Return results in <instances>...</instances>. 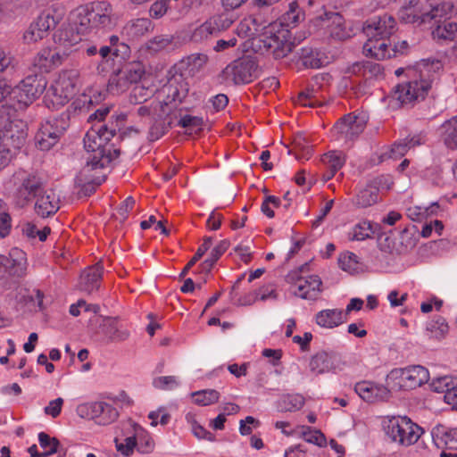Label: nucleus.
I'll list each match as a JSON object with an SVG mask.
<instances>
[{"label": "nucleus", "mask_w": 457, "mask_h": 457, "mask_svg": "<svg viewBox=\"0 0 457 457\" xmlns=\"http://www.w3.org/2000/svg\"><path fill=\"white\" fill-rule=\"evenodd\" d=\"M43 187L40 178L34 175H28L23 178L13 193L15 206L23 208L28 205L33 198L43 193Z\"/></svg>", "instance_id": "obj_11"}, {"label": "nucleus", "mask_w": 457, "mask_h": 457, "mask_svg": "<svg viewBox=\"0 0 457 457\" xmlns=\"http://www.w3.org/2000/svg\"><path fill=\"white\" fill-rule=\"evenodd\" d=\"M228 240L224 239L220 241V243L212 250L210 257H208L200 264L202 271L204 273L211 272L214 264L217 262L220 257L228 250Z\"/></svg>", "instance_id": "obj_41"}, {"label": "nucleus", "mask_w": 457, "mask_h": 457, "mask_svg": "<svg viewBox=\"0 0 457 457\" xmlns=\"http://www.w3.org/2000/svg\"><path fill=\"white\" fill-rule=\"evenodd\" d=\"M131 83L121 70L113 72L108 80L107 90L112 95H120L126 91Z\"/></svg>", "instance_id": "obj_39"}, {"label": "nucleus", "mask_w": 457, "mask_h": 457, "mask_svg": "<svg viewBox=\"0 0 457 457\" xmlns=\"http://www.w3.org/2000/svg\"><path fill=\"white\" fill-rule=\"evenodd\" d=\"M179 0H156L149 9V15L153 19H160L165 14L174 19V9L177 8Z\"/></svg>", "instance_id": "obj_34"}, {"label": "nucleus", "mask_w": 457, "mask_h": 457, "mask_svg": "<svg viewBox=\"0 0 457 457\" xmlns=\"http://www.w3.org/2000/svg\"><path fill=\"white\" fill-rule=\"evenodd\" d=\"M173 41L174 36L170 34L157 35L146 41L145 47L150 54H157L170 48Z\"/></svg>", "instance_id": "obj_36"}, {"label": "nucleus", "mask_w": 457, "mask_h": 457, "mask_svg": "<svg viewBox=\"0 0 457 457\" xmlns=\"http://www.w3.org/2000/svg\"><path fill=\"white\" fill-rule=\"evenodd\" d=\"M192 396L196 404L206 406L217 403L220 398V393L214 389H206L195 392L192 394Z\"/></svg>", "instance_id": "obj_50"}, {"label": "nucleus", "mask_w": 457, "mask_h": 457, "mask_svg": "<svg viewBox=\"0 0 457 457\" xmlns=\"http://www.w3.org/2000/svg\"><path fill=\"white\" fill-rule=\"evenodd\" d=\"M121 71L131 84L138 82L145 74V67L140 62H129Z\"/></svg>", "instance_id": "obj_51"}, {"label": "nucleus", "mask_w": 457, "mask_h": 457, "mask_svg": "<svg viewBox=\"0 0 457 457\" xmlns=\"http://www.w3.org/2000/svg\"><path fill=\"white\" fill-rule=\"evenodd\" d=\"M34 67L37 68L40 74L54 70L51 59V48L40 50L33 60Z\"/></svg>", "instance_id": "obj_46"}, {"label": "nucleus", "mask_w": 457, "mask_h": 457, "mask_svg": "<svg viewBox=\"0 0 457 457\" xmlns=\"http://www.w3.org/2000/svg\"><path fill=\"white\" fill-rule=\"evenodd\" d=\"M294 151L297 160H308L312 155V145L301 136L295 138Z\"/></svg>", "instance_id": "obj_55"}, {"label": "nucleus", "mask_w": 457, "mask_h": 457, "mask_svg": "<svg viewBox=\"0 0 457 457\" xmlns=\"http://www.w3.org/2000/svg\"><path fill=\"white\" fill-rule=\"evenodd\" d=\"M336 354L334 353H328L320 351L312 356L309 368L314 375H321L328 373L336 370Z\"/></svg>", "instance_id": "obj_24"}, {"label": "nucleus", "mask_w": 457, "mask_h": 457, "mask_svg": "<svg viewBox=\"0 0 457 457\" xmlns=\"http://www.w3.org/2000/svg\"><path fill=\"white\" fill-rule=\"evenodd\" d=\"M322 27H324L330 37L338 40H345L351 37L352 30L345 25L344 17L338 12L326 13L321 18Z\"/></svg>", "instance_id": "obj_19"}, {"label": "nucleus", "mask_w": 457, "mask_h": 457, "mask_svg": "<svg viewBox=\"0 0 457 457\" xmlns=\"http://www.w3.org/2000/svg\"><path fill=\"white\" fill-rule=\"evenodd\" d=\"M114 443L116 450L125 456L132 454L135 447L137 445L136 434L126 437L124 443L120 442L118 438L114 439Z\"/></svg>", "instance_id": "obj_58"}, {"label": "nucleus", "mask_w": 457, "mask_h": 457, "mask_svg": "<svg viewBox=\"0 0 457 457\" xmlns=\"http://www.w3.org/2000/svg\"><path fill=\"white\" fill-rule=\"evenodd\" d=\"M393 181L390 178L381 176L368 184L363 189L357 194L353 204L359 208H367L376 204L378 199L379 187L389 190Z\"/></svg>", "instance_id": "obj_13"}, {"label": "nucleus", "mask_w": 457, "mask_h": 457, "mask_svg": "<svg viewBox=\"0 0 457 457\" xmlns=\"http://www.w3.org/2000/svg\"><path fill=\"white\" fill-rule=\"evenodd\" d=\"M387 378L398 380V386L403 390H412L429 379L428 370L420 365L410 366L404 369H395L391 370Z\"/></svg>", "instance_id": "obj_9"}, {"label": "nucleus", "mask_w": 457, "mask_h": 457, "mask_svg": "<svg viewBox=\"0 0 457 457\" xmlns=\"http://www.w3.org/2000/svg\"><path fill=\"white\" fill-rule=\"evenodd\" d=\"M389 38L384 37H368L367 42L363 46V53L366 56H372L378 60L394 57L392 54Z\"/></svg>", "instance_id": "obj_23"}, {"label": "nucleus", "mask_w": 457, "mask_h": 457, "mask_svg": "<svg viewBox=\"0 0 457 457\" xmlns=\"http://www.w3.org/2000/svg\"><path fill=\"white\" fill-rule=\"evenodd\" d=\"M46 84L43 74H33L27 76L18 86L12 87V100L17 112L32 104L45 91Z\"/></svg>", "instance_id": "obj_6"}, {"label": "nucleus", "mask_w": 457, "mask_h": 457, "mask_svg": "<svg viewBox=\"0 0 457 457\" xmlns=\"http://www.w3.org/2000/svg\"><path fill=\"white\" fill-rule=\"evenodd\" d=\"M61 90V97L68 100L78 92V71H66L62 72L56 83L54 90Z\"/></svg>", "instance_id": "obj_28"}, {"label": "nucleus", "mask_w": 457, "mask_h": 457, "mask_svg": "<svg viewBox=\"0 0 457 457\" xmlns=\"http://www.w3.org/2000/svg\"><path fill=\"white\" fill-rule=\"evenodd\" d=\"M212 244V238L211 237H205L204 238L203 244L198 247L196 253L192 257V259L187 262L185 268L182 270L179 274V278H184L189 270L203 257V255L210 249Z\"/></svg>", "instance_id": "obj_53"}, {"label": "nucleus", "mask_w": 457, "mask_h": 457, "mask_svg": "<svg viewBox=\"0 0 457 457\" xmlns=\"http://www.w3.org/2000/svg\"><path fill=\"white\" fill-rule=\"evenodd\" d=\"M110 140L105 139L102 132L96 131V126L88 130L84 137V147L87 152L93 154L89 160H93V165L107 166L120 155V149L115 148Z\"/></svg>", "instance_id": "obj_3"}, {"label": "nucleus", "mask_w": 457, "mask_h": 457, "mask_svg": "<svg viewBox=\"0 0 457 457\" xmlns=\"http://www.w3.org/2000/svg\"><path fill=\"white\" fill-rule=\"evenodd\" d=\"M431 86L432 80L425 79L422 71L420 80L414 79L398 84L393 91L392 97L401 105H413L415 102L425 99Z\"/></svg>", "instance_id": "obj_7"}, {"label": "nucleus", "mask_w": 457, "mask_h": 457, "mask_svg": "<svg viewBox=\"0 0 457 457\" xmlns=\"http://www.w3.org/2000/svg\"><path fill=\"white\" fill-rule=\"evenodd\" d=\"M134 431L137 436V451L141 453H150L154 451V442L152 436L140 426L135 425Z\"/></svg>", "instance_id": "obj_43"}, {"label": "nucleus", "mask_w": 457, "mask_h": 457, "mask_svg": "<svg viewBox=\"0 0 457 457\" xmlns=\"http://www.w3.org/2000/svg\"><path fill=\"white\" fill-rule=\"evenodd\" d=\"M59 210V201L53 190H45L36 197L35 212L42 217L46 218L54 214Z\"/></svg>", "instance_id": "obj_22"}, {"label": "nucleus", "mask_w": 457, "mask_h": 457, "mask_svg": "<svg viewBox=\"0 0 457 457\" xmlns=\"http://www.w3.org/2000/svg\"><path fill=\"white\" fill-rule=\"evenodd\" d=\"M367 116L364 113H348L342 117L336 124V129L345 138L353 140L364 130L367 124Z\"/></svg>", "instance_id": "obj_16"}, {"label": "nucleus", "mask_w": 457, "mask_h": 457, "mask_svg": "<svg viewBox=\"0 0 457 457\" xmlns=\"http://www.w3.org/2000/svg\"><path fill=\"white\" fill-rule=\"evenodd\" d=\"M208 62V56L203 53H195L183 58L181 65L188 70L189 74H195L200 71Z\"/></svg>", "instance_id": "obj_40"}, {"label": "nucleus", "mask_w": 457, "mask_h": 457, "mask_svg": "<svg viewBox=\"0 0 457 457\" xmlns=\"http://www.w3.org/2000/svg\"><path fill=\"white\" fill-rule=\"evenodd\" d=\"M424 9L425 4H421L420 0H402L398 17L405 23L420 25Z\"/></svg>", "instance_id": "obj_21"}, {"label": "nucleus", "mask_w": 457, "mask_h": 457, "mask_svg": "<svg viewBox=\"0 0 457 457\" xmlns=\"http://www.w3.org/2000/svg\"><path fill=\"white\" fill-rule=\"evenodd\" d=\"M4 137V145L12 151L21 149L26 143L27 132L23 128H20L17 123L10 122L5 130L1 131Z\"/></svg>", "instance_id": "obj_25"}, {"label": "nucleus", "mask_w": 457, "mask_h": 457, "mask_svg": "<svg viewBox=\"0 0 457 457\" xmlns=\"http://www.w3.org/2000/svg\"><path fill=\"white\" fill-rule=\"evenodd\" d=\"M453 8L454 5L450 0H432L425 4L422 24L430 23L433 21L438 23L440 19L450 16Z\"/></svg>", "instance_id": "obj_18"}, {"label": "nucleus", "mask_w": 457, "mask_h": 457, "mask_svg": "<svg viewBox=\"0 0 457 457\" xmlns=\"http://www.w3.org/2000/svg\"><path fill=\"white\" fill-rule=\"evenodd\" d=\"M99 332L107 343H122L130 337V331L119 317H105L99 326Z\"/></svg>", "instance_id": "obj_14"}, {"label": "nucleus", "mask_w": 457, "mask_h": 457, "mask_svg": "<svg viewBox=\"0 0 457 457\" xmlns=\"http://www.w3.org/2000/svg\"><path fill=\"white\" fill-rule=\"evenodd\" d=\"M70 125L69 114L62 113L56 117H49L41 123L36 136V145L43 151L50 150L55 145Z\"/></svg>", "instance_id": "obj_5"}, {"label": "nucleus", "mask_w": 457, "mask_h": 457, "mask_svg": "<svg viewBox=\"0 0 457 457\" xmlns=\"http://www.w3.org/2000/svg\"><path fill=\"white\" fill-rule=\"evenodd\" d=\"M117 25V16L112 4L106 1H96L77 9L75 27L68 25L54 34V42L71 54L79 50L81 35L101 37Z\"/></svg>", "instance_id": "obj_1"}, {"label": "nucleus", "mask_w": 457, "mask_h": 457, "mask_svg": "<svg viewBox=\"0 0 457 457\" xmlns=\"http://www.w3.org/2000/svg\"><path fill=\"white\" fill-rule=\"evenodd\" d=\"M259 64L255 57L245 55L228 64L221 71V77L234 85L248 84L260 75Z\"/></svg>", "instance_id": "obj_4"}, {"label": "nucleus", "mask_w": 457, "mask_h": 457, "mask_svg": "<svg viewBox=\"0 0 457 457\" xmlns=\"http://www.w3.org/2000/svg\"><path fill=\"white\" fill-rule=\"evenodd\" d=\"M367 37L389 38L396 30V21L392 15L384 13L367 20L362 26Z\"/></svg>", "instance_id": "obj_12"}, {"label": "nucleus", "mask_w": 457, "mask_h": 457, "mask_svg": "<svg viewBox=\"0 0 457 457\" xmlns=\"http://www.w3.org/2000/svg\"><path fill=\"white\" fill-rule=\"evenodd\" d=\"M297 54L304 68L319 69L325 62L324 54L312 47H302Z\"/></svg>", "instance_id": "obj_32"}, {"label": "nucleus", "mask_w": 457, "mask_h": 457, "mask_svg": "<svg viewBox=\"0 0 457 457\" xmlns=\"http://www.w3.org/2000/svg\"><path fill=\"white\" fill-rule=\"evenodd\" d=\"M432 435L447 449L457 450V428L447 429L443 426H437L433 429Z\"/></svg>", "instance_id": "obj_35"}, {"label": "nucleus", "mask_w": 457, "mask_h": 457, "mask_svg": "<svg viewBox=\"0 0 457 457\" xmlns=\"http://www.w3.org/2000/svg\"><path fill=\"white\" fill-rule=\"evenodd\" d=\"M77 413L81 418L94 420L98 425H109L119 417V412L112 404L105 402H93L80 404Z\"/></svg>", "instance_id": "obj_10"}, {"label": "nucleus", "mask_w": 457, "mask_h": 457, "mask_svg": "<svg viewBox=\"0 0 457 457\" xmlns=\"http://www.w3.org/2000/svg\"><path fill=\"white\" fill-rule=\"evenodd\" d=\"M208 21L215 35L228 29L234 22L232 15L227 12L214 15Z\"/></svg>", "instance_id": "obj_49"}, {"label": "nucleus", "mask_w": 457, "mask_h": 457, "mask_svg": "<svg viewBox=\"0 0 457 457\" xmlns=\"http://www.w3.org/2000/svg\"><path fill=\"white\" fill-rule=\"evenodd\" d=\"M441 129L445 145L450 149H457V115L445 120Z\"/></svg>", "instance_id": "obj_37"}, {"label": "nucleus", "mask_w": 457, "mask_h": 457, "mask_svg": "<svg viewBox=\"0 0 457 457\" xmlns=\"http://www.w3.org/2000/svg\"><path fill=\"white\" fill-rule=\"evenodd\" d=\"M153 386L161 390H171L179 386V381L174 376L157 377L154 378Z\"/></svg>", "instance_id": "obj_62"}, {"label": "nucleus", "mask_w": 457, "mask_h": 457, "mask_svg": "<svg viewBox=\"0 0 457 457\" xmlns=\"http://www.w3.org/2000/svg\"><path fill=\"white\" fill-rule=\"evenodd\" d=\"M288 281L295 280L297 291L295 295L303 299L316 300L321 293V279L317 275H310L306 278L298 277L297 272H292L287 276Z\"/></svg>", "instance_id": "obj_15"}, {"label": "nucleus", "mask_w": 457, "mask_h": 457, "mask_svg": "<svg viewBox=\"0 0 457 457\" xmlns=\"http://www.w3.org/2000/svg\"><path fill=\"white\" fill-rule=\"evenodd\" d=\"M288 30H279L277 33L266 31L260 35L258 38V47L269 54L274 58L280 59L292 52L294 43L288 40Z\"/></svg>", "instance_id": "obj_8"}, {"label": "nucleus", "mask_w": 457, "mask_h": 457, "mask_svg": "<svg viewBox=\"0 0 457 457\" xmlns=\"http://www.w3.org/2000/svg\"><path fill=\"white\" fill-rule=\"evenodd\" d=\"M321 160L328 169L335 172L339 170L345 162V155L337 152L328 153L324 154Z\"/></svg>", "instance_id": "obj_56"}, {"label": "nucleus", "mask_w": 457, "mask_h": 457, "mask_svg": "<svg viewBox=\"0 0 457 457\" xmlns=\"http://www.w3.org/2000/svg\"><path fill=\"white\" fill-rule=\"evenodd\" d=\"M316 323L326 328H334L346 321L344 312L339 309H327L319 312L315 316Z\"/></svg>", "instance_id": "obj_29"}, {"label": "nucleus", "mask_w": 457, "mask_h": 457, "mask_svg": "<svg viewBox=\"0 0 457 457\" xmlns=\"http://www.w3.org/2000/svg\"><path fill=\"white\" fill-rule=\"evenodd\" d=\"M455 386H457V378L450 376L436 378L431 383L434 391L445 393L446 399H448V393L452 392Z\"/></svg>", "instance_id": "obj_47"}, {"label": "nucleus", "mask_w": 457, "mask_h": 457, "mask_svg": "<svg viewBox=\"0 0 457 457\" xmlns=\"http://www.w3.org/2000/svg\"><path fill=\"white\" fill-rule=\"evenodd\" d=\"M38 442L43 451V457H48L54 453H60L61 444L56 437H50L49 435L45 432L38 434Z\"/></svg>", "instance_id": "obj_44"}, {"label": "nucleus", "mask_w": 457, "mask_h": 457, "mask_svg": "<svg viewBox=\"0 0 457 457\" xmlns=\"http://www.w3.org/2000/svg\"><path fill=\"white\" fill-rule=\"evenodd\" d=\"M384 423L386 435L401 445L415 444L423 433V429L406 416H392Z\"/></svg>", "instance_id": "obj_2"}, {"label": "nucleus", "mask_w": 457, "mask_h": 457, "mask_svg": "<svg viewBox=\"0 0 457 457\" xmlns=\"http://www.w3.org/2000/svg\"><path fill=\"white\" fill-rule=\"evenodd\" d=\"M0 272H7L15 277H22L26 273L27 258L21 249L12 248L8 256L0 254Z\"/></svg>", "instance_id": "obj_17"}, {"label": "nucleus", "mask_w": 457, "mask_h": 457, "mask_svg": "<svg viewBox=\"0 0 457 457\" xmlns=\"http://www.w3.org/2000/svg\"><path fill=\"white\" fill-rule=\"evenodd\" d=\"M421 144L420 137H406L393 145L389 157L394 159L403 157L411 148Z\"/></svg>", "instance_id": "obj_42"}, {"label": "nucleus", "mask_w": 457, "mask_h": 457, "mask_svg": "<svg viewBox=\"0 0 457 457\" xmlns=\"http://www.w3.org/2000/svg\"><path fill=\"white\" fill-rule=\"evenodd\" d=\"M127 115L124 113L112 116L107 123H96V131L102 132L105 139L111 141L112 138L117 136V132H120L125 125Z\"/></svg>", "instance_id": "obj_30"}, {"label": "nucleus", "mask_w": 457, "mask_h": 457, "mask_svg": "<svg viewBox=\"0 0 457 457\" xmlns=\"http://www.w3.org/2000/svg\"><path fill=\"white\" fill-rule=\"evenodd\" d=\"M434 38L457 42V22L444 21L432 31Z\"/></svg>", "instance_id": "obj_38"}, {"label": "nucleus", "mask_w": 457, "mask_h": 457, "mask_svg": "<svg viewBox=\"0 0 457 457\" xmlns=\"http://www.w3.org/2000/svg\"><path fill=\"white\" fill-rule=\"evenodd\" d=\"M17 108L12 100V87L5 79H0V114L9 120L15 116Z\"/></svg>", "instance_id": "obj_27"}, {"label": "nucleus", "mask_w": 457, "mask_h": 457, "mask_svg": "<svg viewBox=\"0 0 457 457\" xmlns=\"http://www.w3.org/2000/svg\"><path fill=\"white\" fill-rule=\"evenodd\" d=\"M304 404V398L301 395H287L284 396L279 403L282 411H295Z\"/></svg>", "instance_id": "obj_54"}, {"label": "nucleus", "mask_w": 457, "mask_h": 457, "mask_svg": "<svg viewBox=\"0 0 457 457\" xmlns=\"http://www.w3.org/2000/svg\"><path fill=\"white\" fill-rule=\"evenodd\" d=\"M302 435L304 440L308 443L314 444L318 446H323L326 445V437L320 430L312 429L309 427H303Z\"/></svg>", "instance_id": "obj_59"}, {"label": "nucleus", "mask_w": 457, "mask_h": 457, "mask_svg": "<svg viewBox=\"0 0 457 457\" xmlns=\"http://www.w3.org/2000/svg\"><path fill=\"white\" fill-rule=\"evenodd\" d=\"M153 91L143 86H136L129 94V103L131 104H141L145 103L151 96Z\"/></svg>", "instance_id": "obj_57"}, {"label": "nucleus", "mask_w": 457, "mask_h": 457, "mask_svg": "<svg viewBox=\"0 0 457 457\" xmlns=\"http://www.w3.org/2000/svg\"><path fill=\"white\" fill-rule=\"evenodd\" d=\"M103 274V266L100 262L84 270L80 276V290L91 294L99 287L100 279Z\"/></svg>", "instance_id": "obj_26"}, {"label": "nucleus", "mask_w": 457, "mask_h": 457, "mask_svg": "<svg viewBox=\"0 0 457 457\" xmlns=\"http://www.w3.org/2000/svg\"><path fill=\"white\" fill-rule=\"evenodd\" d=\"M59 21L60 17L55 16L53 12L47 11L44 12L37 17L35 24L38 27L39 30L46 35L50 29L55 28Z\"/></svg>", "instance_id": "obj_48"}, {"label": "nucleus", "mask_w": 457, "mask_h": 457, "mask_svg": "<svg viewBox=\"0 0 457 457\" xmlns=\"http://www.w3.org/2000/svg\"><path fill=\"white\" fill-rule=\"evenodd\" d=\"M154 28V25L150 19L138 18L129 21L124 27V30L129 37L137 38L153 31Z\"/></svg>", "instance_id": "obj_33"}, {"label": "nucleus", "mask_w": 457, "mask_h": 457, "mask_svg": "<svg viewBox=\"0 0 457 457\" xmlns=\"http://www.w3.org/2000/svg\"><path fill=\"white\" fill-rule=\"evenodd\" d=\"M426 329L430 333L431 337L441 339L448 333L449 327L445 319L436 316L427 324Z\"/></svg>", "instance_id": "obj_45"}, {"label": "nucleus", "mask_w": 457, "mask_h": 457, "mask_svg": "<svg viewBox=\"0 0 457 457\" xmlns=\"http://www.w3.org/2000/svg\"><path fill=\"white\" fill-rule=\"evenodd\" d=\"M46 35L39 30L35 22L31 23L29 29L23 34V41L26 44L36 43L43 39Z\"/></svg>", "instance_id": "obj_63"}, {"label": "nucleus", "mask_w": 457, "mask_h": 457, "mask_svg": "<svg viewBox=\"0 0 457 457\" xmlns=\"http://www.w3.org/2000/svg\"><path fill=\"white\" fill-rule=\"evenodd\" d=\"M71 54V53L70 51L58 45L54 50L51 49V59L54 69L62 65Z\"/></svg>", "instance_id": "obj_64"}, {"label": "nucleus", "mask_w": 457, "mask_h": 457, "mask_svg": "<svg viewBox=\"0 0 457 457\" xmlns=\"http://www.w3.org/2000/svg\"><path fill=\"white\" fill-rule=\"evenodd\" d=\"M298 9L299 6L296 2L290 3L288 11L283 15L281 24L287 27L295 26L300 20V11Z\"/></svg>", "instance_id": "obj_60"}, {"label": "nucleus", "mask_w": 457, "mask_h": 457, "mask_svg": "<svg viewBox=\"0 0 457 457\" xmlns=\"http://www.w3.org/2000/svg\"><path fill=\"white\" fill-rule=\"evenodd\" d=\"M170 128V122L168 125L164 121L155 120L151 125L148 132V139L150 141H156L161 138Z\"/></svg>", "instance_id": "obj_61"}, {"label": "nucleus", "mask_w": 457, "mask_h": 457, "mask_svg": "<svg viewBox=\"0 0 457 457\" xmlns=\"http://www.w3.org/2000/svg\"><path fill=\"white\" fill-rule=\"evenodd\" d=\"M104 166L93 165V160H88L87 164L79 171L75 179V183H95V185H101L105 180V175L98 174V169Z\"/></svg>", "instance_id": "obj_31"}, {"label": "nucleus", "mask_w": 457, "mask_h": 457, "mask_svg": "<svg viewBox=\"0 0 457 457\" xmlns=\"http://www.w3.org/2000/svg\"><path fill=\"white\" fill-rule=\"evenodd\" d=\"M166 99L163 101L165 106L172 103L180 104L187 96L189 85L187 81L180 75L174 77L165 87Z\"/></svg>", "instance_id": "obj_20"}, {"label": "nucleus", "mask_w": 457, "mask_h": 457, "mask_svg": "<svg viewBox=\"0 0 457 457\" xmlns=\"http://www.w3.org/2000/svg\"><path fill=\"white\" fill-rule=\"evenodd\" d=\"M215 35L212 27L208 20L193 29L190 34L189 40L194 43H202L210 37Z\"/></svg>", "instance_id": "obj_52"}]
</instances>
